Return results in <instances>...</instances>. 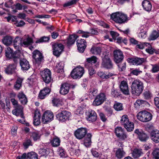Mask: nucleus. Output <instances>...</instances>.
<instances>
[{"label": "nucleus", "mask_w": 159, "mask_h": 159, "mask_svg": "<svg viewBox=\"0 0 159 159\" xmlns=\"http://www.w3.org/2000/svg\"><path fill=\"white\" fill-rule=\"evenodd\" d=\"M120 87L121 91L123 94L126 95L129 94L128 85L125 81H122L121 82Z\"/></svg>", "instance_id": "23"}, {"label": "nucleus", "mask_w": 159, "mask_h": 159, "mask_svg": "<svg viewBox=\"0 0 159 159\" xmlns=\"http://www.w3.org/2000/svg\"><path fill=\"white\" fill-rule=\"evenodd\" d=\"M51 143L52 146L57 147L58 146L60 143V140L59 138L57 137L54 138L51 141Z\"/></svg>", "instance_id": "45"}, {"label": "nucleus", "mask_w": 159, "mask_h": 159, "mask_svg": "<svg viewBox=\"0 0 159 159\" xmlns=\"http://www.w3.org/2000/svg\"><path fill=\"white\" fill-rule=\"evenodd\" d=\"M17 96L22 104L25 105L28 102L27 99L25 95L23 92L19 93Z\"/></svg>", "instance_id": "29"}, {"label": "nucleus", "mask_w": 159, "mask_h": 159, "mask_svg": "<svg viewBox=\"0 0 159 159\" xmlns=\"http://www.w3.org/2000/svg\"><path fill=\"white\" fill-rule=\"evenodd\" d=\"M115 131L116 136L120 139L124 140L127 138V135L121 127H117Z\"/></svg>", "instance_id": "15"}, {"label": "nucleus", "mask_w": 159, "mask_h": 159, "mask_svg": "<svg viewBox=\"0 0 159 159\" xmlns=\"http://www.w3.org/2000/svg\"><path fill=\"white\" fill-rule=\"evenodd\" d=\"M152 68L151 71L152 73H156L159 71V64H152Z\"/></svg>", "instance_id": "57"}, {"label": "nucleus", "mask_w": 159, "mask_h": 159, "mask_svg": "<svg viewBox=\"0 0 159 159\" xmlns=\"http://www.w3.org/2000/svg\"><path fill=\"white\" fill-rule=\"evenodd\" d=\"M144 97L146 99H149L151 97V94L149 91H146L143 93Z\"/></svg>", "instance_id": "63"}, {"label": "nucleus", "mask_w": 159, "mask_h": 159, "mask_svg": "<svg viewBox=\"0 0 159 159\" xmlns=\"http://www.w3.org/2000/svg\"><path fill=\"white\" fill-rule=\"evenodd\" d=\"M106 100V95L104 93H100L95 98L93 104L94 106H98L102 104Z\"/></svg>", "instance_id": "14"}, {"label": "nucleus", "mask_w": 159, "mask_h": 159, "mask_svg": "<svg viewBox=\"0 0 159 159\" xmlns=\"http://www.w3.org/2000/svg\"><path fill=\"white\" fill-rule=\"evenodd\" d=\"M87 134V129L83 127L78 128L74 133L75 137L79 140L83 139Z\"/></svg>", "instance_id": "11"}, {"label": "nucleus", "mask_w": 159, "mask_h": 159, "mask_svg": "<svg viewBox=\"0 0 159 159\" xmlns=\"http://www.w3.org/2000/svg\"><path fill=\"white\" fill-rule=\"evenodd\" d=\"M22 81V79L17 78L14 85V89L17 90H19L21 87Z\"/></svg>", "instance_id": "39"}, {"label": "nucleus", "mask_w": 159, "mask_h": 159, "mask_svg": "<svg viewBox=\"0 0 159 159\" xmlns=\"http://www.w3.org/2000/svg\"><path fill=\"white\" fill-rule=\"evenodd\" d=\"M92 135L90 133H88L86 137L85 138L84 143V145L86 147H89L91 143V138Z\"/></svg>", "instance_id": "35"}, {"label": "nucleus", "mask_w": 159, "mask_h": 159, "mask_svg": "<svg viewBox=\"0 0 159 159\" xmlns=\"http://www.w3.org/2000/svg\"><path fill=\"white\" fill-rule=\"evenodd\" d=\"M134 133L137 134L139 140L142 142H146L149 138L148 136L143 132L139 131L138 129H136Z\"/></svg>", "instance_id": "20"}, {"label": "nucleus", "mask_w": 159, "mask_h": 159, "mask_svg": "<svg viewBox=\"0 0 159 159\" xmlns=\"http://www.w3.org/2000/svg\"><path fill=\"white\" fill-rule=\"evenodd\" d=\"M142 72V71L140 70L139 69H135L132 70L131 73L135 75H138Z\"/></svg>", "instance_id": "64"}, {"label": "nucleus", "mask_w": 159, "mask_h": 159, "mask_svg": "<svg viewBox=\"0 0 159 159\" xmlns=\"http://www.w3.org/2000/svg\"><path fill=\"white\" fill-rule=\"evenodd\" d=\"M23 145L25 149H27L30 146H32V143L30 139H27L23 143Z\"/></svg>", "instance_id": "59"}, {"label": "nucleus", "mask_w": 159, "mask_h": 159, "mask_svg": "<svg viewBox=\"0 0 159 159\" xmlns=\"http://www.w3.org/2000/svg\"><path fill=\"white\" fill-rule=\"evenodd\" d=\"M16 65L15 64H10L5 68V73L8 75H12L15 72Z\"/></svg>", "instance_id": "26"}, {"label": "nucleus", "mask_w": 159, "mask_h": 159, "mask_svg": "<svg viewBox=\"0 0 159 159\" xmlns=\"http://www.w3.org/2000/svg\"><path fill=\"white\" fill-rule=\"evenodd\" d=\"M113 107L117 111H121L123 109L122 104L119 102H115Z\"/></svg>", "instance_id": "53"}, {"label": "nucleus", "mask_w": 159, "mask_h": 159, "mask_svg": "<svg viewBox=\"0 0 159 159\" xmlns=\"http://www.w3.org/2000/svg\"><path fill=\"white\" fill-rule=\"evenodd\" d=\"M143 153L142 149L135 148L133 151L132 155L134 158H137L140 157Z\"/></svg>", "instance_id": "38"}, {"label": "nucleus", "mask_w": 159, "mask_h": 159, "mask_svg": "<svg viewBox=\"0 0 159 159\" xmlns=\"http://www.w3.org/2000/svg\"><path fill=\"white\" fill-rule=\"evenodd\" d=\"M5 55L7 57L9 58H12L13 51L12 49L9 47L7 48L5 50Z\"/></svg>", "instance_id": "47"}, {"label": "nucleus", "mask_w": 159, "mask_h": 159, "mask_svg": "<svg viewBox=\"0 0 159 159\" xmlns=\"http://www.w3.org/2000/svg\"><path fill=\"white\" fill-rule=\"evenodd\" d=\"M40 116L39 111L38 110H36L34 115L33 121L34 124L35 125H38L40 124Z\"/></svg>", "instance_id": "27"}, {"label": "nucleus", "mask_w": 159, "mask_h": 159, "mask_svg": "<svg viewBox=\"0 0 159 159\" xmlns=\"http://www.w3.org/2000/svg\"><path fill=\"white\" fill-rule=\"evenodd\" d=\"M15 108V109L12 111V114L16 116H20L21 118L24 119L22 107L19 105L16 106Z\"/></svg>", "instance_id": "19"}, {"label": "nucleus", "mask_w": 159, "mask_h": 159, "mask_svg": "<svg viewBox=\"0 0 159 159\" xmlns=\"http://www.w3.org/2000/svg\"><path fill=\"white\" fill-rule=\"evenodd\" d=\"M51 91V89L48 87H46L41 90L39 93V97L41 99H44L48 95Z\"/></svg>", "instance_id": "24"}, {"label": "nucleus", "mask_w": 159, "mask_h": 159, "mask_svg": "<svg viewBox=\"0 0 159 159\" xmlns=\"http://www.w3.org/2000/svg\"><path fill=\"white\" fill-rule=\"evenodd\" d=\"M90 51L93 54L100 55L102 52V49L100 47H94L91 49Z\"/></svg>", "instance_id": "42"}, {"label": "nucleus", "mask_w": 159, "mask_h": 159, "mask_svg": "<svg viewBox=\"0 0 159 159\" xmlns=\"http://www.w3.org/2000/svg\"><path fill=\"white\" fill-rule=\"evenodd\" d=\"M52 102L53 106L58 107L61 105V101L59 98H54Z\"/></svg>", "instance_id": "51"}, {"label": "nucleus", "mask_w": 159, "mask_h": 159, "mask_svg": "<svg viewBox=\"0 0 159 159\" xmlns=\"http://www.w3.org/2000/svg\"><path fill=\"white\" fill-rule=\"evenodd\" d=\"M147 45H150L149 43H141L140 42H138V43L136 46V48H139L140 49H143L145 47H147Z\"/></svg>", "instance_id": "55"}, {"label": "nucleus", "mask_w": 159, "mask_h": 159, "mask_svg": "<svg viewBox=\"0 0 159 159\" xmlns=\"http://www.w3.org/2000/svg\"><path fill=\"white\" fill-rule=\"evenodd\" d=\"M64 64L62 62L58 63L56 66V68L58 73H62L63 72Z\"/></svg>", "instance_id": "50"}, {"label": "nucleus", "mask_w": 159, "mask_h": 159, "mask_svg": "<svg viewBox=\"0 0 159 159\" xmlns=\"http://www.w3.org/2000/svg\"><path fill=\"white\" fill-rule=\"evenodd\" d=\"M137 116L138 119L141 122H146L152 119V116L150 113L146 111H142L138 113Z\"/></svg>", "instance_id": "3"}, {"label": "nucleus", "mask_w": 159, "mask_h": 159, "mask_svg": "<svg viewBox=\"0 0 159 159\" xmlns=\"http://www.w3.org/2000/svg\"><path fill=\"white\" fill-rule=\"evenodd\" d=\"M111 93L112 95L115 98L118 97L121 95L120 93L119 90L115 89L114 88L112 89Z\"/></svg>", "instance_id": "52"}, {"label": "nucleus", "mask_w": 159, "mask_h": 159, "mask_svg": "<svg viewBox=\"0 0 159 159\" xmlns=\"http://www.w3.org/2000/svg\"><path fill=\"white\" fill-rule=\"evenodd\" d=\"M54 116L52 112L50 111H45L43 114L42 118V122L44 124L47 123L48 122L52 120Z\"/></svg>", "instance_id": "12"}, {"label": "nucleus", "mask_w": 159, "mask_h": 159, "mask_svg": "<svg viewBox=\"0 0 159 159\" xmlns=\"http://www.w3.org/2000/svg\"><path fill=\"white\" fill-rule=\"evenodd\" d=\"M84 73V68L80 66L74 69L71 73V76L74 79L80 78Z\"/></svg>", "instance_id": "9"}, {"label": "nucleus", "mask_w": 159, "mask_h": 159, "mask_svg": "<svg viewBox=\"0 0 159 159\" xmlns=\"http://www.w3.org/2000/svg\"><path fill=\"white\" fill-rule=\"evenodd\" d=\"M40 74L43 81L46 83V84H48L52 81L51 73L49 69H44L41 71Z\"/></svg>", "instance_id": "7"}, {"label": "nucleus", "mask_w": 159, "mask_h": 159, "mask_svg": "<svg viewBox=\"0 0 159 159\" xmlns=\"http://www.w3.org/2000/svg\"><path fill=\"white\" fill-rule=\"evenodd\" d=\"M143 9L147 11H151L152 8V5L151 2L148 0H144L142 2Z\"/></svg>", "instance_id": "28"}, {"label": "nucleus", "mask_w": 159, "mask_h": 159, "mask_svg": "<svg viewBox=\"0 0 159 159\" xmlns=\"http://www.w3.org/2000/svg\"><path fill=\"white\" fill-rule=\"evenodd\" d=\"M125 154L123 148H118L116 150L115 156L118 159H121L125 156Z\"/></svg>", "instance_id": "31"}, {"label": "nucleus", "mask_w": 159, "mask_h": 159, "mask_svg": "<svg viewBox=\"0 0 159 159\" xmlns=\"http://www.w3.org/2000/svg\"><path fill=\"white\" fill-rule=\"evenodd\" d=\"M98 58L96 56H93L86 59V62L85 64L86 68H89L91 66H95V64L97 61Z\"/></svg>", "instance_id": "16"}, {"label": "nucleus", "mask_w": 159, "mask_h": 159, "mask_svg": "<svg viewBox=\"0 0 159 159\" xmlns=\"http://www.w3.org/2000/svg\"><path fill=\"white\" fill-rule=\"evenodd\" d=\"M114 60L115 63H119L123 61L124 55L122 52L119 49H116L113 51Z\"/></svg>", "instance_id": "13"}, {"label": "nucleus", "mask_w": 159, "mask_h": 159, "mask_svg": "<svg viewBox=\"0 0 159 159\" xmlns=\"http://www.w3.org/2000/svg\"><path fill=\"white\" fill-rule=\"evenodd\" d=\"M117 64L118 67V69L120 71H124L126 68V62H119V63H116Z\"/></svg>", "instance_id": "41"}, {"label": "nucleus", "mask_w": 159, "mask_h": 159, "mask_svg": "<svg viewBox=\"0 0 159 159\" xmlns=\"http://www.w3.org/2000/svg\"><path fill=\"white\" fill-rule=\"evenodd\" d=\"M78 37V36L75 34L70 35L67 39V44L68 46H70L74 44L75 40Z\"/></svg>", "instance_id": "33"}, {"label": "nucleus", "mask_w": 159, "mask_h": 159, "mask_svg": "<svg viewBox=\"0 0 159 159\" xmlns=\"http://www.w3.org/2000/svg\"><path fill=\"white\" fill-rule=\"evenodd\" d=\"M70 115V113L66 111L63 110L56 115L57 118L61 122H64L69 120Z\"/></svg>", "instance_id": "10"}, {"label": "nucleus", "mask_w": 159, "mask_h": 159, "mask_svg": "<svg viewBox=\"0 0 159 159\" xmlns=\"http://www.w3.org/2000/svg\"><path fill=\"white\" fill-rule=\"evenodd\" d=\"M58 152L61 157H66V152L61 147L59 148Z\"/></svg>", "instance_id": "56"}, {"label": "nucleus", "mask_w": 159, "mask_h": 159, "mask_svg": "<svg viewBox=\"0 0 159 159\" xmlns=\"http://www.w3.org/2000/svg\"><path fill=\"white\" fill-rule=\"evenodd\" d=\"M152 140L155 143L159 142V131L152 132L151 133Z\"/></svg>", "instance_id": "34"}, {"label": "nucleus", "mask_w": 159, "mask_h": 159, "mask_svg": "<svg viewBox=\"0 0 159 159\" xmlns=\"http://www.w3.org/2000/svg\"><path fill=\"white\" fill-rule=\"evenodd\" d=\"M120 122L128 131L130 132L133 130L134 127V124L133 122L129 121L127 115H124L122 116Z\"/></svg>", "instance_id": "4"}, {"label": "nucleus", "mask_w": 159, "mask_h": 159, "mask_svg": "<svg viewBox=\"0 0 159 159\" xmlns=\"http://www.w3.org/2000/svg\"><path fill=\"white\" fill-rule=\"evenodd\" d=\"M33 61L35 66L37 68L41 66L43 59L42 53L39 51L35 50L33 52Z\"/></svg>", "instance_id": "5"}, {"label": "nucleus", "mask_w": 159, "mask_h": 159, "mask_svg": "<svg viewBox=\"0 0 159 159\" xmlns=\"http://www.w3.org/2000/svg\"><path fill=\"white\" fill-rule=\"evenodd\" d=\"M41 135L37 131L32 133L31 137L33 139V140L35 141L40 139Z\"/></svg>", "instance_id": "49"}, {"label": "nucleus", "mask_w": 159, "mask_h": 159, "mask_svg": "<svg viewBox=\"0 0 159 159\" xmlns=\"http://www.w3.org/2000/svg\"><path fill=\"white\" fill-rule=\"evenodd\" d=\"M87 115V120L90 122L95 121L97 119V114L93 110H89Z\"/></svg>", "instance_id": "21"}, {"label": "nucleus", "mask_w": 159, "mask_h": 159, "mask_svg": "<svg viewBox=\"0 0 159 159\" xmlns=\"http://www.w3.org/2000/svg\"><path fill=\"white\" fill-rule=\"evenodd\" d=\"M76 42L79 52L81 53L83 52L86 47L85 40L82 39H79L77 40Z\"/></svg>", "instance_id": "18"}, {"label": "nucleus", "mask_w": 159, "mask_h": 159, "mask_svg": "<svg viewBox=\"0 0 159 159\" xmlns=\"http://www.w3.org/2000/svg\"><path fill=\"white\" fill-rule=\"evenodd\" d=\"M145 61V59L143 58L135 57L133 58H128L127 59V61L129 63H131L134 65L137 66L141 65Z\"/></svg>", "instance_id": "17"}, {"label": "nucleus", "mask_w": 159, "mask_h": 159, "mask_svg": "<svg viewBox=\"0 0 159 159\" xmlns=\"http://www.w3.org/2000/svg\"><path fill=\"white\" fill-rule=\"evenodd\" d=\"M33 42L32 39L28 37L23 40L21 39V41L20 42V44L22 46L25 47L28 46L30 45Z\"/></svg>", "instance_id": "37"}, {"label": "nucleus", "mask_w": 159, "mask_h": 159, "mask_svg": "<svg viewBox=\"0 0 159 159\" xmlns=\"http://www.w3.org/2000/svg\"><path fill=\"white\" fill-rule=\"evenodd\" d=\"M106 53L103 54L102 58V66L104 68L109 69H112L113 68V64L110 58L107 55Z\"/></svg>", "instance_id": "6"}, {"label": "nucleus", "mask_w": 159, "mask_h": 159, "mask_svg": "<svg viewBox=\"0 0 159 159\" xmlns=\"http://www.w3.org/2000/svg\"><path fill=\"white\" fill-rule=\"evenodd\" d=\"M70 84L65 83L61 84L60 87V93L62 95H66L69 92Z\"/></svg>", "instance_id": "22"}, {"label": "nucleus", "mask_w": 159, "mask_h": 159, "mask_svg": "<svg viewBox=\"0 0 159 159\" xmlns=\"http://www.w3.org/2000/svg\"><path fill=\"white\" fill-rule=\"evenodd\" d=\"M143 84L141 81L139 80H135L131 85L132 93L136 95L140 94L143 90Z\"/></svg>", "instance_id": "2"}, {"label": "nucleus", "mask_w": 159, "mask_h": 159, "mask_svg": "<svg viewBox=\"0 0 159 159\" xmlns=\"http://www.w3.org/2000/svg\"><path fill=\"white\" fill-rule=\"evenodd\" d=\"M98 90L94 88L90 89L89 90V95L94 96L97 93Z\"/></svg>", "instance_id": "62"}, {"label": "nucleus", "mask_w": 159, "mask_h": 159, "mask_svg": "<svg viewBox=\"0 0 159 159\" xmlns=\"http://www.w3.org/2000/svg\"><path fill=\"white\" fill-rule=\"evenodd\" d=\"M148 104L149 103L148 102L141 99L137 100L134 104V106L136 108H139L140 107H142Z\"/></svg>", "instance_id": "30"}, {"label": "nucleus", "mask_w": 159, "mask_h": 159, "mask_svg": "<svg viewBox=\"0 0 159 159\" xmlns=\"http://www.w3.org/2000/svg\"><path fill=\"white\" fill-rule=\"evenodd\" d=\"M111 19L120 24L124 23L129 20L126 14L119 12L112 13L111 15Z\"/></svg>", "instance_id": "1"}, {"label": "nucleus", "mask_w": 159, "mask_h": 159, "mask_svg": "<svg viewBox=\"0 0 159 159\" xmlns=\"http://www.w3.org/2000/svg\"><path fill=\"white\" fill-rule=\"evenodd\" d=\"M27 159H38V155L34 152H29L27 154Z\"/></svg>", "instance_id": "48"}, {"label": "nucleus", "mask_w": 159, "mask_h": 159, "mask_svg": "<svg viewBox=\"0 0 159 159\" xmlns=\"http://www.w3.org/2000/svg\"><path fill=\"white\" fill-rule=\"evenodd\" d=\"M52 46L53 54L57 57H59L63 51V45L61 43H52Z\"/></svg>", "instance_id": "8"}, {"label": "nucleus", "mask_w": 159, "mask_h": 159, "mask_svg": "<svg viewBox=\"0 0 159 159\" xmlns=\"http://www.w3.org/2000/svg\"><path fill=\"white\" fill-rule=\"evenodd\" d=\"M49 39L50 38L49 37H46L44 36L41 37L39 39L37 40L36 41V43H38L43 42H48V41L49 40Z\"/></svg>", "instance_id": "54"}, {"label": "nucleus", "mask_w": 159, "mask_h": 159, "mask_svg": "<svg viewBox=\"0 0 159 159\" xmlns=\"http://www.w3.org/2000/svg\"><path fill=\"white\" fill-rule=\"evenodd\" d=\"M98 75L102 79H107L112 76L113 74L109 72L105 73L103 72L100 71L98 72Z\"/></svg>", "instance_id": "36"}, {"label": "nucleus", "mask_w": 159, "mask_h": 159, "mask_svg": "<svg viewBox=\"0 0 159 159\" xmlns=\"http://www.w3.org/2000/svg\"><path fill=\"white\" fill-rule=\"evenodd\" d=\"M49 152V150L48 149L46 148H40L39 150V154L40 155V156H45L47 155Z\"/></svg>", "instance_id": "43"}, {"label": "nucleus", "mask_w": 159, "mask_h": 159, "mask_svg": "<svg viewBox=\"0 0 159 159\" xmlns=\"http://www.w3.org/2000/svg\"><path fill=\"white\" fill-rule=\"evenodd\" d=\"M21 52L19 50H17L13 53L12 58L15 62H17L20 57Z\"/></svg>", "instance_id": "40"}, {"label": "nucleus", "mask_w": 159, "mask_h": 159, "mask_svg": "<svg viewBox=\"0 0 159 159\" xmlns=\"http://www.w3.org/2000/svg\"><path fill=\"white\" fill-rule=\"evenodd\" d=\"M145 28L143 27L141 29L139 34V37L141 38H145L147 36V31Z\"/></svg>", "instance_id": "46"}, {"label": "nucleus", "mask_w": 159, "mask_h": 159, "mask_svg": "<svg viewBox=\"0 0 159 159\" xmlns=\"http://www.w3.org/2000/svg\"><path fill=\"white\" fill-rule=\"evenodd\" d=\"M79 0H72L70 2H67L65 3L63 5V7H69L72 5L75 4Z\"/></svg>", "instance_id": "61"}, {"label": "nucleus", "mask_w": 159, "mask_h": 159, "mask_svg": "<svg viewBox=\"0 0 159 159\" xmlns=\"http://www.w3.org/2000/svg\"><path fill=\"white\" fill-rule=\"evenodd\" d=\"M152 154L155 159H159V148L155 149L152 152Z\"/></svg>", "instance_id": "58"}, {"label": "nucleus", "mask_w": 159, "mask_h": 159, "mask_svg": "<svg viewBox=\"0 0 159 159\" xmlns=\"http://www.w3.org/2000/svg\"><path fill=\"white\" fill-rule=\"evenodd\" d=\"M20 65L23 70H27L30 68V65L28 61L25 59L20 60Z\"/></svg>", "instance_id": "25"}, {"label": "nucleus", "mask_w": 159, "mask_h": 159, "mask_svg": "<svg viewBox=\"0 0 159 159\" xmlns=\"http://www.w3.org/2000/svg\"><path fill=\"white\" fill-rule=\"evenodd\" d=\"M146 51L148 52V53L152 54L154 52L156 53H158V51H156V50L152 48L151 47H149L148 48H146Z\"/></svg>", "instance_id": "60"}, {"label": "nucleus", "mask_w": 159, "mask_h": 159, "mask_svg": "<svg viewBox=\"0 0 159 159\" xmlns=\"http://www.w3.org/2000/svg\"><path fill=\"white\" fill-rule=\"evenodd\" d=\"M159 37V32L154 30L149 36V39L150 40H153L156 39Z\"/></svg>", "instance_id": "44"}, {"label": "nucleus", "mask_w": 159, "mask_h": 159, "mask_svg": "<svg viewBox=\"0 0 159 159\" xmlns=\"http://www.w3.org/2000/svg\"><path fill=\"white\" fill-rule=\"evenodd\" d=\"M13 38L10 36H6L4 37L2 39L3 43L7 46L10 45L12 43Z\"/></svg>", "instance_id": "32"}]
</instances>
